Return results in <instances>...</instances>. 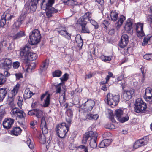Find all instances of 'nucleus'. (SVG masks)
I'll return each mask as SVG.
<instances>
[{
    "label": "nucleus",
    "mask_w": 152,
    "mask_h": 152,
    "mask_svg": "<svg viewBox=\"0 0 152 152\" xmlns=\"http://www.w3.org/2000/svg\"><path fill=\"white\" fill-rule=\"evenodd\" d=\"M30 49V44H28L26 45L20 51V56H24L22 59V61L23 64H27L28 61H33L36 59L37 57L36 53L30 52L29 51Z\"/></svg>",
    "instance_id": "f257e3e1"
},
{
    "label": "nucleus",
    "mask_w": 152,
    "mask_h": 152,
    "mask_svg": "<svg viewBox=\"0 0 152 152\" xmlns=\"http://www.w3.org/2000/svg\"><path fill=\"white\" fill-rule=\"evenodd\" d=\"M146 104L143 102L141 98L137 99L134 104V111L137 113H142L146 109Z\"/></svg>",
    "instance_id": "f03ea898"
},
{
    "label": "nucleus",
    "mask_w": 152,
    "mask_h": 152,
    "mask_svg": "<svg viewBox=\"0 0 152 152\" xmlns=\"http://www.w3.org/2000/svg\"><path fill=\"white\" fill-rule=\"evenodd\" d=\"M69 130L68 126L66 125L65 123H63L57 126L56 131L58 136L61 138H63Z\"/></svg>",
    "instance_id": "7ed1b4c3"
},
{
    "label": "nucleus",
    "mask_w": 152,
    "mask_h": 152,
    "mask_svg": "<svg viewBox=\"0 0 152 152\" xmlns=\"http://www.w3.org/2000/svg\"><path fill=\"white\" fill-rule=\"evenodd\" d=\"M41 36L40 32L38 29L33 30L30 33L29 35L30 44L34 45L39 43L40 41Z\"/></svg>",
    "instance_id": "20e7f679"
},
{
    "label": "nucleus",
    "mask_w": 152,
    "mask_h": 152,
    "mask_svg": "<svg viewBox=\"0 0 152 152\" xmlns=\"http://www.w3.org/2000/svg\"><path fill=\"white\" fill-rule=\"evenodd\" d=\"M45 1V0H42V2L41 4V8L42 9L45 10L47 17L48 18H50L52 17L54 14L57 13L58 10L52 6H45L43 5Z\"/></svg>",
    "instance_id": "39448f33"
},
{
    "label": "nucleus",
    "mask_w": 152,
    "mask_h": 152,
    "mask_svg": "<svg viewBox=\"0 0 152 152\" xmlns=\"http://www.w3.org/2000/svg\"><path fill=\"white\" fill-rule=\"evenodd\" d=\"M120 96L118 95H113L110 93H108L107 96V102L109 105L115 106L118 103Z\"/></svg>",
    "instance_id": "423d86ee"
},
{
    "label": "nucleus",
    "mask_w": 152,
    "mask_h": 152,
    "mask_svg": "<svg viewBox=\"0 0 152 152\" xmlns=\"http://www.w3.org/2000/svg\"><path fill=\"white\" fill-rule=\"evenodd\" d=\"M98 135L96 132L90 131L86 133L83 136L82 139V143L83 144L86 143L87 140L95 138H97Z\"/></svg>",
    "instance_id": "0eeeda50"
},
{
    "label": "nucleus",
    "mask_w": 152,
    "mask_h": 152,
    "mask_svg": "<svg viewBox=\"0 0 152 152\" xmlns=\"http://www.w3.org/2000/svg\"><path fill=\"white\" fill-rule=\"evenodd\" d=\"M95 104L94 101L91 99L88 100L83 104L78 107L83 109L84 110L89 111L91 110Z\"/></svg>",
    "instance_id": "6e6552de"
},
{
    "label": "nucleus",
    "mask_w": 152,
    "mask_h": 152,
    "mask_svg": "<svg viewBox=\"0 0 152 152\" xmlns=\"http://www.w3.org/2000/svg\"><path fill=\"white\" fill-rule=\"evenodd\" d=\"M57 32L61 35L64 37L68 40L71 39V35L68 32L67 29L64 26H60L58 28H57Z\"/></svg>",
    "instance_id": "1a4fd4ad"
},
{
    "label": "nucleus",
    "mask_w": 152,
    "mask_h": 152,
    "mask_svg": "<svg viewBox=\"0 0 152 152\" xmlns=\"http://www.w3.org/2000/svg\"><path fill=\"white\" fill-rule=\"evenodd\" d=\"M12 65V61L9 58H4L0 61V68L10 69L11 68Z\"/></svg>",
    "instance_id": "9d476101"
},
{
    "label": "nucleus",
    "mask_w": 152,
    "mask_h": 152,
    "mask_svg": "<svg viewBox=\"0 0 152 152\" xmlns=\"http://www.w3.org/2000/svg\"><path fill=\"white\" fill-rule=\"evenodd\" d=\"M20 87V84H17L14 87L13 89L9 92L8 94V100L10 103H12L14 101L15 96L17 94Z\"/></svg>",
    "instance_id": "9b49d317"
},
{
    "label": "nucleus",
    "mask_w": 152,
    "mask_h": 152,
    "mask_svg": "<svg viewBox=\"0 0 152 152\" xmlns=\"http://www.w3.org/2000/svg\"><path fill=\"white\" fill-rule=\"evenodd\" d=\"M148 138L145 136L143 138L136 141L133 145V147L135 149L146 145L148 142Z\"/></svg>",
    "instance_id": "f8f14e48"
},
{
    "label": "nucleus",
    "mask_w": 152,
    "mask_h": 152,
    "mask_svg": "<svg viewBox=\"0 0 152 152\" xmlns=\"http://www.w3.org/2000/svg\"><path fill=\"white\" fill-rule=\"evenodd\" d=\"M134 22V20L130 18H129L127 20L126 23L124 26V28L126 31L128 33L131 34H132L133 28L132 25Z\"/></svg>",
    "instance_id": "ddd939ff"
},
{
    "label": "nucleus",
    "mask_w": 152,
    "mask_h": 152,
    "mask_svg": "<svg viewBox=\"0 0 152 152\" xmlns=\"http://www.w3.org/2000/svg\"><path fill=\"white\" fill-rule=\"evenodd\" d=\"M143 24L142 23H138L135 24L134 28L135 29L137 33V35L138 37H142L145 35V34L143 30Z\"/></svg>",
    "instance_id": "4468645a"
},
{
    "label": "nucleus",
    "mask_w": 152,
    "mask_h": 152,
    "mask_svg": "<svg viewBox=\"0 0 152 152\" xmlns=\"http://www.w3.org/2000/svg\"><path fill=\"white\" fill-rule=\"evenodd\" d=\"M129 42L128 36L126 34H123L119 42V45L121 48H124L126 46Z\"/></svg>",
    "instance_id": "2eb2a0df"
},
{
    "label": "nucleus",
    "mask_w": 152,
    "mask_h": 152,
    "mask_svg": "<svg viewBox=\"0 0 152 152\" xmlns=\"http://www.w3.org/2000/svg\"><path fill=\"white\" fill-rule=\"evenodd\" d=\"M25 18V17L24 15H21L19 17L13 25V30L15 29L17 30L19 28L24 21Z\"/></svg>",
    "instance_id": "dca6fc26"
},
{
    "label": "nucleus",
    "mask_w": 152,
    "mask_h": 152,
    "mask_svg": "<svg viewBox=\"0 0 152 152\" xmlns=\"http://www.w3.org/2000/svg\"><path fill=\"white\" fill-rule=\"evenodd\" d=\"M92 14L89 12L85 13L78 20V23H87L90 21L92 16Z\"/></svg>",
    "instance_id": "f3484780"
},
{
    "label": "nucleus",
    "mask_w": 152,
    "mask_h": 152,
    "mask_svg": "<svg viewBox=\"0 0 152 152\" xmlns=\"http://www.w3.org/2000/svg\"><path fill=\"white\" fill-rule=\"evenodd\" d=\"M134 90L133 89L129 90H124L122 97L126 100H129L134 95Z\"/></svg>",
    "instance_id": "a211bd4d"
},
{
    "label": "nucleus",
    "mask_w": 152,
    "mask_h": 152,
    "mask_svg": "<svg viewBox=\"0 0 152 152\" xmlns=\"http://www.w3.org/2000/svg\"><path fill=\"white\" fill-rule=\"evenodd\" d=\"M144 98L146 101L152 102V89L151 88H148L145 89Z\"/></svg>",
    "instance_id": "6ab92c4d"
},
{
    "label": "nucleus",
    "mask_w": 152,
    "mask_h": 152,
    "mask_svg": "<svg viewBox=\"0 0 152 152\" xmlns=\"http://www.w3.org/2000/svg\"><path fill=\"white\" fill-rule=\"evenodd\" d=\"M14 120L10 118L4 119L3 123V127L7 129H10L14 123Z\"/></svg>",
    "instance_id": "aec40b11"
},
{
    "label": "nucleus",
    "mask_w": 152,
    "mask_h": 152,
    "mask_svg": "<svg viewBox=\"0 0 152 152\" xmlns=\"http://www.w3.org/2000/svg\"><path fill=\"white\" fill-rule=\"evenodd\" d=\"M66 121L69 125L71 124L73 117V111L69 108L67 109L66 110Z\"/></svg>",
    "instance_id": "412c9836"
},
{
    "label": "nucleus",
    "mask_w": 152,
    "mask_h": 152,
    "mask_svg": "<svg viewBox=\"0 0 152 152\" xmlns=\"http://www.w3.org/2000/svg\"><path fill=\"white\" fill-rule=\"evenodd\" d=\"M49 64L48 61L47 60L43 61L40 66V68L39 70V72L42 74V73L45 72L47 70Z\"/></svg>",
    "instance_id": "4be33fe9"
},
{
    "label": "nucleus",
    "mask_w": 152,
    "mask_h": 152,
    "mask_svg": "<svg viewBox=\"0 0 152 152\" xmlns=\"http://www.w3.org/2000/svg\"><path fill=\"white\" fill-rule=\"evenodd\" d=\"M43 111L39 109H36L35 116L38 119H41V122L43 121V120L45 121V117L43 115Z\"/></svg>",
    "instance_id": "5701e85b"
},
{
    "label": "nucleus",
    "mask_w": 152,
    "mask_h": 152,
    "mask_svg": "<svg viewBox=\"0 0 152 152\" xmlns=\"http://www.w3.org/2000/svg\"><path fill=\"white\" fill-rule=\"evenodd\" d=\"M87 23H79V24L81 26L82 33L88 34L90 33V31L88 26L87 25Z\"/></svg>",
    "instance_id": "b1692460"
},
{
    "label": "nucleus",
    "mask_w": 152,
    "mask_h": 152,
    "mask_svg": "<svg viewBox=\"0 0 152 152\" xmlns=\"http://www.w3.org/2000/svg\"><path fill=\"white\" fill-rule=\"evenodd\" d=\"M10 75V74L7 71H5L4 72V75L0 74V85L4 84L6 80V78L5 77H8Z\"/></svg>",
    "instance_id": "393cba45"
},
{
    "label": "nucleus",
    "mask_w": 152,
    "mask_h": 152,
    "mask_svg": "<svg viewBox=\"0 0 152 152\" xmlns=\"http://www.w3.org/2000/svg\"><path fill=\"white\" fill-rule=\"evenodd\" d=\"M85 116L87 120H96L99 117L98 115L92 114L90 113L85 114Z\"/></svg>",
    "instance_id": "a878e982"
},
{
    "label": "nucleus",
    "mask_w": 152,
    "mask_h": 152,
    "mask_svg": "<svg viewBox=\"0 0 152 152\" xmlns=\"http://www.w3.org/2000/svg\"><path fill=\"white\" fill-rule=\"evenodd\" d=\"M152 43V36L150 35H147L143 40L142 45L143 46L146 45L147 44H150Z\"/></svg>",
    "instance_id": "bb28decb"
},
{
    "label": "nucleus",
    "mask_w": 152,
    "mask_h": 152,
    "mask_svg": "<svg viewBox=\"0 0 152 152\" xmlns=\"http://www.w3.org/2000/svg\"><path fill=\"white\" fill-rule=\"evenodd\" d=\"M111 140L108 139H105L102 141L99 145V146L100 148H103L109 146L111 142Z\"/></svg>",
    "instance_id": "cd10ccee"
},
{
    "label": "nucleus",
    "mask_w": 152,
    "mask_h": 152,
    "mask_svg": "<svg viewBox=\"0 0 152 152\" xmlns=\"http://www.w3.org/2000/svg\"><path fill=\"white\" fill-rule=\"evenodd\" d=\"M7 88H0V102H2L7 94Z\"/></svg>",
    "instance_id": "c85d7f7f"
},
{
    "label": "nucleus",
    "mask_w": 152,
    "mask_h": 152,
    "mask_svg": "<svg viewBox=\"0 0 152 152\" xmlns=\"http://www.w3.org/2000/svg\"><path fill=\"white\" fill-rule=\"evenodd\" d=\"M40 127L42 129L43 134H46L48 132V129L46 126L45 120H43L41 123Z\"/></svg>",
    "instance_id": "c756f323"
},
{
    "label": "nucleus",
    "mask_w": 152,
    "mask_h": 152,
    "mask_svg": "<svg viewBox=\"0 0 152 152\" xmlns=\"http://www.w3.org/2000/svg\"><path fill=\"white\" fill-rule=\"evenodd\" d=\"M117 23H115V26L118 30L122 25L124 21L125 20V17L123 15L120 16L119 18Z\"/></svg>",
    "instance_id": "7c9ffc66"
},
{
    "label": "nucleus",
    "mask_w": 152,
    "mask_h": 152,
    "mask_svg": "<svg viewBox=\"0 0 152 152\" xmlns=\"http://www.w3.org/2000/svg\"><path fill=\"white\" fill-rule=\"evenodd\" d=\"M33 94V92L30 91L29 88H26L24 92L23 97L24 99H26L30 98Z\"/></svg>",
    "instance_id": "2f4dec72"
},
{
    "label": "nucleus",
    "mask_w": 152,
    "mask_h": 152,
    "mask_svg": "<svg viewBox=\"0 0 152 152\" xmlns=\"http://www.w3.org/2000/svg\"><path fill=\"white\" fill-rule=\"evenodd\" d=\"M3 15H4V17L7 21V24L9 25V21H10L11 20L15 17V16L13 15L10 14L7 12H5L4 13Z\"/></svg>",
    "instance_id": "473e14b6"
},
{
    "label": "nucleus",
    "mask_w": 152,
    "mask_h": 152,
    "mask_svg": "<svg viewBox=\"0 0 152 152\" xmlns=\"http://www.w3.org/2000/svg\"><path fill=\"white\" fill-rule=\"evenodd\" d=\"M25 36V32L23 31H20L17 32L16 34L14 35L12 37V38L13 40H16L23 37H24Z\"/></svg>",
    "instance_id": "72a5a7b5"
},
{
    "label": "nucleus",
    "mask_w": 152,
    "mask_h": 152,
    "mask_svg": "<svg viewBox=\"0 0 152 152\" xmlns=\"http://www.w3.org/2000/svg\"><path fill=\"white\" fill-rule=\"evenodd\" d=\"M110 16L112 21H116L118 18V13L116 11H112L111 12Z\"/></svg>",
    "instance_id": "f704fd0d"
},
{
    "label": "nucleus",
    "mask_w": 152,
    "mask_h": 152,
    "mask_svg": "<svg viewBox=\"0 0 152 152\" xmlns=\"http://www.w3.org/2000/svg\"><path fill=\"white\" fill-rule=\"evenodd\" d=\"M22 130L19 127H14L11 130V133L13 135L18 136L20 135L21 132Z\"/></svg>",
    "instance_id": "c9c22d12"
},
{
    "label": "nucleus",
    "mask_w": 152,
    "mask_h": 152,
    "mask_svg": "<svg viewBox=\"0 0 152 152\" xmlns=\"http://www.w3.org/2000/svg\"><path fill=\"white\" fill-rule=\"evenodd\" d=\"M97 138H94V139H89V143L91 148L94 149L96 148L97 147Z\"/></svg>",
    "instance_id": "e433bc0d"
},
{
    "label": "nucleus",
    "mask_w": 152,
    "mask_h": 152,
    "mask_svg": "<svg viewBox=\"0 0 152 152\" xmlns=\"http://www.w3.org/2000/svg\"><path fill=\"white\" fill-rule=\"evenodd\" d=\"M75 39L78 46L81 47L83 44V42L80 35H77L75 38Z\"/></svg>",
    "instance_id": "4c0bfd02"
},
{
    "label": "nucleus",
    "mask_w": 152,
    "mask_h": 152,
    "mask_svg": "<svg viewBox=\"0 0 152 152\" xmlns=\"http://www.w3.org/2000/svg\"><path fill=\"white\" fill-rule=\"evenodd\" d=\"M123 114V112L121 110L117 109L115 111L114 116L118 120L122 116Z\"/></svg>",
    "instance_id": "58836bf2"
},
{
    "label": "nucleus",
    "mask_w": 152,
    "mask_h": 152,
    "mask_svg": "<svg viewBox=\"0 0 152 152\" xmlns=\"http://www.w3.org/2000/svg\"><path fill=\"white\" fill-rule=\"evenodd\" d=\"M25 116L26 114L23 111L20 110L18 114V115H16L15 118L16 119L18 118L20 120H24Z\"/></svg>",
    "instance_id": "ea45409f"
},
{
    "label": "nucleus",
    "mask_w": 152,
    "mask_h": 152,
    "mask_svg": "<svg viewBox=\"0 0 152 152\" xmlns=\"http://www.w3.org/2000/svg\"><path fill=\"white\" fill-rule=\"evenodd\" d=\"M20 110L19 108L15 107L12 109L10 112V114L13 118H15Z\"/></svg>",
    "instance_id": "a19ab883"
},
{
    "label": "nucleus",
    "mask_w": 152,
    "mask_h": 152,
    "mask_svg": "<svg viewBox=\"0 0 152 152\" xmlns=\"http://www.w3.org/2000/svg\"><path fill=\"white\" fill-rule=\"evenodd\" d=\"M50 104V96L49 94L46 96L45 99L43 103V106L44 107H48Z\"/></svg>",
    "instance_id": "79ce46f5"
},
{
    "label": "nucleus",
    "mask_w": 152,
    "mask_h": 152,
    "mask_svg": "<svg viewBox=\"0 0 152 152\" xmlns=\"http://www.w3.org/2000/svg\"><path fill=\"white\" fill-rule=\"evenodd\" d=\"M7 20L4 17V15H2L0 20V26L3 27L4 25L7 24Z\"/></svg>",
    "instance_id": "37998d69"
},
{
    "label": "nucleus",
    "mask_w": 152,
    "mask_h": 152,
    "mask_svg": "<svg viewBox=\"0 0 152 152\" xmlns=\"http://www.w3.org/2000/svg\"><path fill=\"white\" fill-rule=\"evenodd\" d=\"M129 115H126L125 116L122 117V116L118 119V120L121 123H123L127 121L129 119Z\"/></svg>",
    "instance_id": "c03bdc74"
},
{
    "label": "nucleus",
    "mask_w": 152,
    "mask_h": 152,
    "mask_svg": "<svg viewBox=\"0 0 152 152\" xmlns=\"http://www.w3.org/2000/svg\"><path fill=\"white\" fill-rule=\"evenodd\" d=\"M45 134H40L38 138L41 140V143L42 144H44L46 142V138Z\"/></svg>",
    "instance_id": "a18cd8bd"
},
{
    "label": "nucleus",
    "mask_w": 152,
    "mask_h": 152,
    "mask_svg": "<svg viewBox=\"0 0 152 152\" xmlns=\"http://www.w3.org/2000/svg\"><path fill=\"white\" fill-rule=\"evenodd\" d=\"M37 4L35 3H33L31 2V5L30 6V10L33 12H35L37 8Z\"/></svg>",
    "instance_id": "49530a36"
},
{
    "label": "nucleus",
    "mask_w": 152,
    "mask_h": 152,
    "mask_svg": "<svg viewBox=\"0 0 152 152\" xmlns=\"http://www.w3.org/2000/svg\"><path fill=\"white\" fill-rule=\"evenodd\" d=\"M62 74V72L60 70H56L53 73V76L54 77H59L61 76Z\"/></svg>",
    "instance_id": "de8ad7c7"
},
{
    "label": "nucleus",
    "mask_w": 152,
    "mask_h": 152,
    "mask_svg": "<svg viewBox=\"0 0 152 152\" xmlns=\"http://www.w3.org/2000/svg\"><path fill=\"white\" fill-rule=\"evenodd\" d=\"M59 102L61 105H63L66 101L65 94L62 95L59 97Z\"/></svg>",
    "instance_id": "09e8293b"
},
{
    "label": "nucleus",
    "mask_w": 152,
    "mask_h": 152,
    "mask_svg": "<svg viewBox=\"0 0 152 152\" xmlns=\"http://www.w3.org/2000/svg\"><path fill=\"white\" fill-rule=\"evenodd\" d=\"M55 0H48L47 3H45L43 5L45 6H52L54 3Z\"/></svg>",
    "instance_id": "8fccbe9b"
},
{
    "label": "nucleus",
    "mask_w": 152,
    "mask_h": 152,
    "mask_svg": "<svg viewBox=\"0 0 152 152\" xmlns=\"http://www.w3.org/2000/svg\"><path fill=\"white\" fill-rule=\"evenodd\" d=\"M91 23L94 27L95 29L98 28L99 26L98 23L94 20L91 19L90 20Z\"/></svg>",
    "instance_id": "3c124183"
},
{
    "label": "nucleus",
    "mask_w": 152,
    "mask_h": 152,
    "mask_svg": "<svg viewBox=\"0 0 152 152\" xmlns=\"http://www.w3.org/2000/svg\"><path fill=\"white\" fill-rule=\"evenodd\" d=\"M109 118L111 120L112 122L115 123L116 122L114 118V115H113V112L110 111V112L109 113Z\"/></svg>",
    "instance_id": "603ef678"
},
{
    "label": "nucleus",
    "mask_w": 152,
    "mask_h": 152,
    "mask_svg": "<svg viewBox=\"0 0 152 152\" xmlns=\"http://www.w3.org/2000/svg\"><path fill=\"white\" fill-rule=\"evenodd\" d=\"M5 113V111L2 108L1 109L0 108V120L2 119V118L3 117L4 114ZM1 127V124L0 122V128Z\"/></svg>",
    "instance_id": "864d4df0"
},
{
    "label": "nucleus",
    "mask_w": 152,
    "mask_h": 152,
    "mask_svg": "<svg viewBox=\"0 0 152 152\" xmlns=\"http://www.w3.org/2000/svg\"><path fill=\"white\" fill-rule=\"evenodd\" d=\"M12 66L14 69H17L20 66V63L18 61L14 62L13 63Z\"/></svg>",
    "instance_id": "5fc2aeb1"
},
{
    "label": "nucleus",
    "mask_w": 152,
    "mask_h": 152,
    "mask_svg": "<svg viewBox=\"0 0 152 152\" xmlns=\"http://www.w3.org/2000/svg\"><path fill=\"white\" fill-rule=\"evenodd\" d=\"M26 143L29 146V148L31 149H32L34 148V145L33 143H31V140L30 139H29L27 140L26 141Z\"/></svg>",
    "instance_id": "6e6d98bb"
},
{
    "label": "nucleus",
    "mask_w": 152,
    "mask_h": 152,
    "mask_svg": "<svg viewBox=\"0 0 152 152\" xmlns=\"http://www.w3.org/2000/svg\"><path fill=\"white\" fill-rule=\"evenodd\" d=\"M68 75L67 73L64 74L62 77L60 78L62 81H66L68 79Z\"/></svg>",
    "instance_id": "4d7b16f0"
},
{
    "label": "nucleus",
    "mask_w": 152,
    "mask_h": 152,
    "mask_svg": "<svg viewBox=\"0 0 152 152\" xmlns=\"http://www.w3.org/2000/svg\"><path fill=\"white\" fill-rule=\"evenodd\" d=\"M147 21L151 25L152 23V15H149L147 16Z\"/></svg>",
    "instance_id": "13d9d810"
},
{
    "label": "nucleus",
    "mask_w": 152,
    "mask_h": 152,
    "mask_svg": "<svg viewBox=\"0 0 152 152\" xmlns=\"http://www.w3.org/2000/svg\"><path fill=\"white\" fill-rule=\"evenodd\" d=\"M56 89V93H60L61 90V87L60 85L59 84L55 86Z\"/></svg>",
    "instance_id": "bf43d9fd"
},
{
    "label": "nucleus",
    "mask_w": 152,
    "mask_h": 152,
    "mask_svg": "<svg viewBox=\"0 0 152 152\" xmlns=\"http://www.w3.org/2000/svg\"><path fill=\"white\" fill-rule=\"evenodd\" d=\"M108 24V22L105 20L102 24V27L104 28L105 29H107V25Z\"/></svg>",
    "instance_id": "052dcab7"
},
{
    "label": "nucleus",
    "mask_w": 152,
    "mask_h": 152,
    "mask_svg": "<svg viewBox=\"0 0 152 152\" xmlns=\"http://www.w3.org/2000/svg\"><path fill=\"white\" fill-rule=\"evenodd\" d=\"M106 128L108 129H114L115 128V127L114 125L113 124H107Z\"/></svg>",
    "instance_id": "680f3d73"
},
{
    "label": "nucleus",
    "mask_w": 152,
    "mask_h": 152,
    "mask_svg": "<svg viewBox=\"0 0 152 152\" xmlns=\"http://www.w3.org/2000/svg\"><path fill=\"white\" fill-rule=\"evenodd\" d=\"M35 111L36 109L29 110L28 112V114L31 116L35 115Z\"/></svg>",
    "instance_id": "e2e57ef3"
},
{
    "label": "nucleus",
    "mask_w": 152,
    "mask_h": 152,
    "mask_svg": "<svg viewBox=\"0 0 152 152\" xmlns=\"http://www.w3.org/2000/svg\"><path fill=\"white\" fill-rule=\"evenodd\" d=\"M124 72H122L121 73V75L117 78V80L119 81L121 80L124 79Z\"/></svg>",
    "instance_id": "0e129e2a"
},
{
    "label": "nucleus",
    "mask_w": 152,
    "mask_h": 152,
    "mask_svg": "<svg viewBox=\"0 0 152 152\" xmlns=\"http://www.w3.org/2000/svg\"><path fill=\"white\" fill-rule=\"evenodd\" d=\"M16 79L19 80L20 78L23 77V75L21 73H16L15 74Z\"/></svg>",
    "instance_id": "69168bd1"
},
{
    "label": "nucleus",
    "mask_w": 152,
    "mask_h": 152,
    "mask_svg": "<svg viewBox=\"0 0 152 152\" xmlns=\"http://www.w3.org/2000/svg\"><path fill=\"white\" fill-rule=\"evenodd\" d=\"M120 84L121 85V87L122 89L124 90L126 86V82L124 80H122L121 83H120Z\"/></svg>",
    "instance_id": "338daca9"
},
{
    "label": "nucleus",
    "mask_w": 152,
    "mask_h": 152,
    "mask_svg": "<svg viewBox=\"0 0 152 152\" xmlns=\"http://www.w3.org/2000/svg\"><path fill=\"white\" fill-rule=\"evenodd\" d=\"M93 75H94L93 74L90 72L88 74L85 75V79H90L91 78Z\"/></svg>",
    "instance_id": "774afa93"
}]
</instances>
